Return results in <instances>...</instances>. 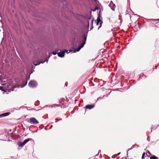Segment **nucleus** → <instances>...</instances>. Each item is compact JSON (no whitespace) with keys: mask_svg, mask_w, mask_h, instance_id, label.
Instances as JSON below:
<instances>
[{"mask_svg":"<svg viewBox=\"0 0 159 159\" xmlns=\"http://www.w3.org/2000/svg\"><path fill=\"white\" fill-rule=\"evenodd\" d=\"M103 22L102 20H101V19H100V28L102 26V24Z\"/></svg>","mask_w":159,"mask_h":159,"instance_id":"4be33fe9","label":"nucleus"},{"mask_svg":"<svg viewBox=\"0 0 159 159\" xmlns=\"http://www.w3.org/2000/svg\"><path fill=\"white\" fill-rule=\"evenodd\" d=\"M145 152H144L143 153L142 157V159H144V157L145 156Z\"/></svg>","mask_w":159,"mask_h":159,"instance_id":"412c9836","label":"nucleus"},{"mask_svg":"<svg viewBox=\"0 0 159 159\" xmlns=\"http://www.w3.org/2000/svg\"><path fill=\"white\" fill-rule=\"evenodd\" d=\"M0 90H1L2 91H5L6 92V91H5L4 90V87H3V86H0Z\"/></svg>","mask_w":159,"mask_h":159,"instance_id":"aec40b11","label":"nucleus"},{"mask_svg":"<svg viewBox=\"0 0 159 159\" xmlns=\"http://www.w3.org/2000/svg\"><path fill=\"white\" fill-rule=\"evenodd\" d=\"M94 107V105H88L85 107V108L87 109H91L93 108Z\"/></svg>","mask_w":159,"mask_h":159,"instance_id":"9d476101","label":"nucleus"},{"mask_svg":"<svg viewBox=\"0 0 159 159\" xmlns=\"http://www.w3.org/2000/svg\"><path fill=\"white\" fill-rule=\"evenodd\" d=\"M28 84L30 87L33 88L37 85V83L35 81L31 80L29 82Z\"/></svg>","mask_w":159,"mask_h":159,"instance_id":"39448f33","label":"nucleus"},{"mask_svg":"<svg viewBox=\"0 0 159 159\" xmlns=\"http://www.w3.org/2000/svg\"><path fill=\"white\" fill-rule=\"evenodd\" d=\"M85 44V42H83L80 45L79 47L75 49L74 50V52H78V51H79L80 50V49L84 47V45Z\"/></svg>","mask_w":159,"mask_h":159,"instance_id":"6e6552de","label":"nucleus"},{"mask_svg":"<svg viewBox=\"0 0 159 159\" xmlns=\"http://www.w3.org/2000/svg\"><path fill=\"white\" fill-rule=\"evenodd\" d=\"M116 27H115V28H114V29H116Z\"/></svg>","mask_w":159,"mask_h":159,"instance_id":"e433bc0d","label":"nucleus"},{"mask_svg":"<svg viewBox=\"0 0 159 159\" xmlns=\"http://www.w3.org/2000/svg\"><path fill=\"white\" fill-rule=\"evenodd\" d=\"M158 66V65H156V66H155V69H157V66Z\"/></svg>","mask_w":159,"mask_h":159,"instance_id":"2f4dec72","label":"nucleus"},{"mask_svg":"<svg viewBox=\"0 0 159 159\" xmlns=\"http://www.w3.org/2000/svg\"><path fill=\"white\" fill-rule=\"evenodd\" d=\"M107 55L106 51H105V50L103 49H100V56L103 57L104 58H105Z\"/></svg>","mask_w":159,"mask_h":159,"instance_id":"423d86ee","label":"nucleus"},{"mask_svg":"<svg viewBox=\"0 0 159 159\" xmlns=\"http://www.w3.org/2000/svg\"><path fill=\"white\" fill-rule=\"evenodd\" d=\"M135 146H137V147H138V146H137V145H133L132 146V147H131V148H129V149H128V151H127V153H128V151H129V150H130L132 149H133V148H134L135 147Z\"/></svg>","mask_w":159,"mask_h":159,"instance_id":"a211bd4d","label":"nucleus"},{"mask_svg":"<svg viewBox=\"0 0 159 159\" xmlns=\"http://www.w3.org/2000/svg\"><path fill=\"white\" fill-rule=\"evenodd\" d=\"M99 22V12L98 14V16L97 19L96 25H98Z\"/></svg>","mask_w":159,"mask_h":159,"instance_id":"f3484780","label":"nucleus"},{"mask_svg":"<svg viewBox=\"0 0 159 159\" xmlns=\"http://www.w3.org/2000/svg\"><path fill=\"white\" fill-rule=\"evenodd\" d=\"M100 93L101 94H103V96L101 95L100 96V98H102L103 97H107V89L103 88H102L101 90H100Z\"/></svg>","mask_w":159,"mask_h":159,"instance_id":"f03ea898","label":"nucleus"},{"mask_svg":"<svg viewBox=\"0 0 159 159\" xmlns=\"http://www.w3.org/2000/svg\"><path fill=\"white\" fill-rule=\"evenodd\" d=\"M100 12H101V9H100Z\"/></svg>","mask_w":159,"mask_h":159,"instance_id":"c9c22d12","label":"nucleus"},{"mask_svg":"<svg viewBox=\"0 0 159 159\" xmlns=\"http://www.w3.org/2000/svg\"><path fill=\"white\" fill-rule=\"evenodd\" d=\"M148 22H149L151 20H152L154 22H156L157 21H159V19H148L146 20Z\"/></svg>","mask_w":159,"mask_h":159,"instance_id":"f8f14e48","label":"nucleus"},{"mask_svg":"<svg viewBox=\"0 0 159 159\" xmlns=\"http://www.w3.org/2000/svg\"><path fill=\"white\" fill-rule=\"evenodd\" d=\"M10 114V112H6L2 113L0 115V117H4L9 115Z\"/></svg>","mask_w":159,"mask_h":159,"instance_id":"9b49d317","label":"nucleus"},{"mask_svg":"<svg viewBox=\"0 0 159 159\" xmlns=\"http://www.w3.org/2000/svg\"><path fill=\"white\" fill-rule=\"evenodd\" d=\"M147 140L148 141H150V140L149 139V138L148 137L147 138Z\"/></svg>","mask_w":159,"mask_h":159,"instance_id":"cd10ccee","label":"nucleus"},{"mask_svg":"<svg viewBox=\"0 0 159 159\" xmlns=\"http://www.w3.org/2000/svg\"><path fill=\"white\" fill-rule=\"evenodd\" d=\"M31 139H32L31 138H29L25 139L22 142H18V144L19 146L20 147H23Z\"/></svg>","mask_w":159,"mask_h":159,"instance_id":"7ed1b4c3","label":"nucleus"},{"mask_svg":"<svg viewBox=\"0 0 159 159\" xmlns=\"http://www.w3.org/2000/svg\"><path fill=\"white\" fill-rule=\"evenodd\" d=\"M49 58V57H47L46 58V61H47V62L48 61V59Z\"/></svg>","mask_w":159,"mask_h":159,"instance_id":"bb28decb","label":"nucleus"},{"mask_svg":"<svg viewBox=\"0 0 159 159\" xmlns=\"http://www.w3.org/2000/svg\"><path fill=\"white\" fill-rule=\"evenodd\" d=\"M127 159V158H126V159Z\"/></svg>","mask_w":159,"mask_h":159,"instance_id":"58836bf2","label":"nucleus"},{"mask_svg":"<svg viewBox=\"0 0 159 159\" xmlns=\"http://www.w3.org/2000/svg\"><path fill=\"white\" fill-rule=\"evenodd\" d=\"M29 122L32 124L35 125L39 123L38 121L34 117H31L30 118Z\"/></svg>","mask_w":159,"mask_h":159,"instance_id":"20e7f679","label":"nucleus"},{"mask_svg":"<svg viewBox=\"0 0 159 159\" xmlns=\"http://www.w3.org/2000/svg\"><path fill=\"white\" fill-rule=\"evenodd\" d=\"M74 51L73 50H65L64 51H63L64 52H66L67 53H70V52H74Z\"/></svg>","mask_w":159,"mask_h":159,"instance_id":"dca6fc26","label":"nucleus"},{"mask_svg":"<svg viewBox=\"0 0 159 159\" xmlns=\"http://www.w3.org/2000/svg\"><path fill=\"white\" fill-rule=\"evenodd\" d=\"M57 55L59 57H63L65 55V52H64L63 51H62V52L58 53Z\"/></svg>","mask_w":159,"mask_h":159,"instance_id":"1a4fd4ad","label":"nucleus"},{"mask_svg":"<svg viewBox=\"0 0 159 159\" xmlns=\"http://www.w3.org/2000/svg\"><path fill=\"white\" fill-rule=\"evenodd\" d=\"M97 9H98V8L97 7H96L94 9H92V10L93 11H96V10Z\"/></svg>","mask_w":159,"mask_h":159,"instance_id":"5701e85b","label":"nucleus"},{"mask_svg":"<svg viewBox=\"0 0 159 159\" xmlns=\"http://www.w3.org/2000/svg\"><path fill=\"white\" fill-rule=\"evenodd\" d=\"M120 152H119V153H118L117 154V156L119 155H120Z\"/></svg>","mask_w":159,"mask_h":159,"instance_id":"c85d7f7f","label":"nucleus"},{"mask_svg":"<svg viewBox=\"0 0 159 159\" xmlns=\"http://www.w3.org/2000/svg\"><path fill=\"white\" fill-rule=\"evenodd\" d=\"M151 128H152V129H151V132H152V127Z\"/></svg>","mask_w":159,"mask_h":159,"instance_id":"72a5a7b5","label":"nucleus"},{"mask_svg":"<svg viewBox=\"0 0 159 159\" xmlns=\"http://www.w3.org/2000/svg\"><path fill=\"white\" fill-rule=\"evenodd\" d=\"M107 60V58L106 57H105V58H101L100 57V68L107 67V62L106 60Z\"/></svg>","mask_w":159,"mask_h":159,"instance_id":"f257e3e1","label":"nucleus"},{"mask_svg":"<svg viewBox=\"0 0 159 159\" xmlns=\"http://www.w3.org/2000/svg\"><path fill=\"white\" fill-rule=\"evenodd\" d=\"M146 77V76L145 75H144L143 74H141L139 77V79H142L143 78H145Z\"/></svg>","mask_w":159,"mask_h":159,"instance_id":"ddd939ff","label":"nucleus"},{"mask_svg":"<svg viewBox=\"0 0 159 159\" xmlns=\"http://www.w3.org/2000/svg\"><path fill=\"white\" fill-rule=\"evenodd\" d=\"M102 85H100V87H101Z\"/></svg>","mask_w":159,"mask_h":159,"instance_id":"4c0bfd02","label":"nucleus"},{"mask_svg":"<svg viewBox=\"0 0 159 159\" xmlns=\"http://www.w3.org/2000/svg\"><path fill=\"white\" fill-rule=\"evenodd\" d=\"M113 29H111V31H113Z\"/></svg>","mask_w":159,"mask_h":159,"instance_id":"473e14b6","label":"nucleus"},{"mask_svg":"<svg viewBox=\"0 0 159 159\" xmlns=\"http://www.w3.org/2000/svg\"><path fill=\"white\" fill-rule=\"evenodd\" d=\"M87 33L86 34H85L83 36V38L84 39V41L83 42H85L86 43V41L87 39Z\"/></svg>","mask_w":159,"mask_h":159,"instance_id":"4468645a","label":"nucleus"},{"mask_svg":"<svg viewBox=\"0 0 159 159\" xmlns=\"http://www.w3.org/2000/svg\"><path fill=\"white\" fill-rule=\"evenodd\" d=\"M117 21H118V22H120V20L119 19L117 20Z\"/></svg>","mask_w":159,"mask_h":159,"instance_id":"7c9ffc66","label":"nucleus"},{"mask_svg":"<svg viewBox=\"0 0 159 159\" xmlns=\"http://www.w3.org/2000/svg\"><path fill=\"white\" fill-rule=\"evenodd\" d=\"M148 153V154H149V155H151V153L149 151H148L147 152H146V155L147 156H148L147 155V153Z\"/></svg>","mask_w":159,"mask_h":159,"instance_id":"b1692460","label":"nucleus"},{"mask_svg":"<svg viewBox=\"0 0 159 159\" xmlns=\"http://www.w3.org/2000/svg\"><path fill=\"white\" fill-rule=\"evenodd\" d=\"M108 6L110 7L112 10L113 11L115 10V9L116 7V6L112 1H111L110 4L108 5Z\"/></svg>","mask_w":159,"mask_h":159,"instance_id":"0eeeda50","label":"nucleus"},{"mask_svg":"<svg viewBox=\"0 0 159 159\" xmlns=\"http://www.w3.org/2000/svg\"><path fill=\"white\" fill-rule=\"evenodd\" d=\"M45 61H40L39 62H38L37 64H35L34 63V65L37 66L39 65L40 63H43L45 62Z\"/></svg>","mask_w":159,"mask_h":159,"instance_id":"2eb2a0df","label":"nucleus"},{"mask_svg":"<svg viewBox=\"0 0 159 159\" xmlns=\"http://www.w3.org/2000/svg\"><path fill=\"white\" fill-rule=\"evenodd\" d=\"M150 159H158V157H156L154 155H153L150 158Z\"/></svg>","mask_w":159,"mask_h":159,"instance_id":"6ab92c4d","label":"nucleus"},{"mask_svg":"<svg viewBox=\"0 0 159 159\" xmlns=\"http://www.w3.org/2000/svg\"><path fill=\"white\" fill-rule=\"evenodd\" d=\"M138 27H139V29H140V27L139 25V24H138Z\"/></svg>","mask_w":159,"mask_h":159,"instance_id":"c756f323","label":"nucleus"},{"mask_svg":"<svg viewBox=\"0 0 159 159\" xmlns=\"http://www.w3.org/2000/svg\"><path fill=\"white\" fill-rule=\"evenodd\" d=\"M52 53L53 55H56L57 54V52H56L53 51V52H52Z\"/></svg>","mask_w":159,"mask_h":159,"instance_id":"393cba45","label":"nucleus"},{"mask_svg":"<svg viewBox=\"0 0 159 159\" xmlns=\"http://www.w3.org/2000/svg\"><path fill=\"white\" fill-rule=\"evenodd\" d=\"M112 158H114V157H113V156H112Z\"/></svg>","mask_w":159,"mask_h":159,"instance_id":"f704fd0d","label":"nucleus"},{"mask_svg":"<svg viewBox=\"0 0 159 159\" xmlns=\"http://www.w3.org/2000/svg\"><path fill=\"white\" fill-rule=\"evenodd\" d=\"M102 83H103V81L102 80H100V84H102Z\"/></svg>","mask_w":159,"mask_h":159,"instance_id":"a878e982","label":"nucleus"}]
</instances>
